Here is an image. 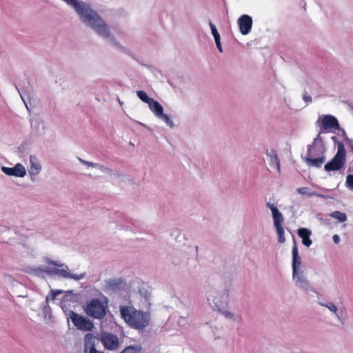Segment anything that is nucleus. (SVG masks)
<instances>
[{"mask_svg":"<svg viewBox=\"0 0 353 353\" xmlns=\"http://www.w3.org/2000/svg\"><path fill=\"white\" fill-rule=\"evenodd\" d=\"M158 117L162 119L170 126H173L172 121H171L168 115L163 114V112H162V114L159 115Z\"/></svg>","mask_w":353,"mask_h":353,"instance_id":"5701e85b","label":"nucleus"},{"mask_svg":"<svg viewBox=\"0 0 353 353\" xmlns=\"http://www.w3.org/2000/svg\"><path fill=\"white\" fill-rule=\"evenodd\" d=\"M225 316H230L231 314L230 312H225Z\"/></svg>","mask_w":353,"mask_h":353,"instance_id":"473e14b6","label":"nucleus"},{"mask_svg":"<svg viewBox=\"0 0 353 353\" xmlns=\"http://www.w3.org/2000/svg\"><path fill=\"white\" fill-rule=\"evenodd\" d=\"M298 235L302 239V243L304 245L309 247L312 245V240L310 236L311 235V231L305 228H301L298 230Z\"/></svg>","mask_w":353,"mask_h":353,"instance_id":"ddd939ff","label":"nucleus"},{"mask_svg":"<svg viewBox=\"0 0 353 353\" xmlns=\"http://www.w3.org/2000/svg\"><path fill=\"white\" fill-rule=\"evenodd\" d=\"M43 272H45L49 275L59 274L65 278H74L77 279H79V277L74 276V275H71L67 270L64 269H59L55 267H48L46 269L43 270Z\"/></svg>","mask_w":353,"mask_h":353,"instance_id":"f8f14e48","label":"nucleus"},{"mask_svg":"<svg viewBox=\"0 0 353 353\" xmlns=\"http://www.w3.org/2000/svg\"><path fill=\"white\" fill-rule=\"evenodd\" d=\"M266 206L272 211L274 225L279 236V242L283 243L285 241L284 236L285 232L282 226V223L284 221L283 216L274 204L268 202Z\"/></svg>","mask_w":353,"mask_h":353,"instance_id":"39448f33","label":"nucleus"},{"mask_svg":"<svg viewBox=\"0 0 353 353\" xmlns=\"http://www.w3.org/2000/svg\"><path fill=\"white\" fill-rule=\"evenodd\" d=\"M109 285H110V286H115V285H117V283H115V281H110L109 282Z\"/></svg>","mask_w":353,"mask_h":353,"instance_id":"2f4dec72","label":"nucleus"},{"mask_svg":"<svg viewBox=\"0 0 353 353\" xmlns=\"http://www.w3.org/2000/svg\"><path fill=\"white\" fill-rule=\"evenodd\" d=\"M238 26L241 33L243 35L249 34L252 27V19L248 14L241 15L238 19Z\"/></svg>","mask_w":353,"mask_h":353,"instance_id":"6e6552de","label":"nucleus"},{"mask_svg":"<svg viewBox=\"0 0 353 353\" xmlns=\"http://www.w3.org/2000/svg\"><path fill=\"white\" fill-rule=\"evenodd\" d=\"M325 160L324 155H319L314 158H304L305 162L309 165L316 168H320Z\"/></svg>","mask_w":353,"mask_h":353,"instance_id":"4468645a","label":"nucleus"},{"mask_svg":"<svg viewBox=\"0 0 353 353\" xmlns=\"http://www.w3.org/2000/svg\"><path fill=\"white\" fill-rule=\"evenodd\" d=\"M210 28L212 30V34L214 38V40L221 39L220 35H219L215 26L211 21H210Z\"/></svg>","mask_w":353,"mask_h":353,"instance_id":"4be33fe9","label":"nucleus"},{"mask_svg":"<svg viewBox=\"0 0 353 353\" xmlns=\"http://www.w3.org/2000/svg\"><path fill=\"white\" fill-rule=\"evenodd\" d=\"M138 97L143 102L148 103L152 98H150L146 92L143 90H139L137 92Z\"/></svg>","mask_w":353,"mask_h":353,"instance_id":"412c9836","label":"nucleus"},{"mask_svg":"<svg viewBox=\"0 0 353 353\" xmlns=\"http://www.w3.org/2000/svg\"><path fill=\"white\" fill-rule=\"evenodd\" d=\"M79 160L83 163V164H85L86 165H88V166H91V167H96L98 165L96 164V163H94L92 162H90V161H85V160H83L81 158H79Z\"/></svg>","mask_w":353,"mask_h":353,"instance_id":"bb28decb","label":"nucleus"},{"mask_svg":"<svg viewBox=\"0 0 353 353\" xmlns=\"http://www.w3.org/2000/svg\"><path fill=\"white\" fill-rule=\"evenodd\" d=\"M267 154L270 157V165L271 166H275L279 172H281L280 161L274 150H271L270 152H267Z\"/></svg>","mask_w":353,"mask_h":353,"instance_id":"dca6fc26","label":"nucleus"},{"mask_svg":"<svg viewBox=\"0 0 353 353\" xmlns=\"http://www.w3.org/2000/svg\"><path fill=\"white\" fill-rule=\"evenodd\" d=\"M63 1L75 9L83 23L94 29L101 36L105 38L110 37V32L107 24L88 4L78 0Z\"/></svg>","mask_w":353,"mask_h":353,"instance_id":"f257e3e1","label":"nucleus"},{"mask_svg":"<svg viewBox=\"0 0 353 353\" xmlns=\"http://www.w3.org/2000/svg\"><path fill=\"white\" fill-rule=\"evenodd\" d=\"M120 312L122 319L132 328L143 330L149 324V315L134 307L122 305L120 307Z\"/></svg>","mask_w":353,"mask_h":353,"instance_id":"f03ea898","label":"nucleus"},{"mask_svg":"<svg viewBox=\"0 0 353 353\" xmlns=\"http://www.w3.org/2000/svg\"><path fill=\"white\" fill-rule=\"evenodd\" d=\"M346 185L350 189L353 190V174H348L347 176Z\"/></svg>","mask_w":353,"mask_h":353,"instance_id":"b1692460","label":"nucleus"},{"mask_svg":"<svg viewBox=\"0 0 353 353\" xmlns=\"http://www.w3.org/2000/svg\"><path fill=\"white\" fill-rule=\"evenodd\" d=\"M319 155H323L321 151H319L314 145H308L307 154L304 158H314Z\"/></svg>","mask_w":353,"mask_h":353,"instance_id":"f3484780","label":"nucleus"},{"mask_svg":"<svg viewBox=\"0 0 353 353\" xmlns=\"http://www.w3.org/2000/svg\"><path fill=\"white\" fill-rule=\"evenodd\" d=\"M330 216L337 219L339 222H345L347 220L346 214L341 211H334Z\"/></svg>","mask_w":353,"mask_h":353,"instance_id":"6ab92c4d","label":"nucleus"},{"mask_svg":"<svg viewBox=\"0 0 353 353\" xmlns=\"http://www.w3.org/2000/svg\"><path fill=\"white\" fill-rule=\"evenodd\" d=\"M150 109L155 114L157 117L162 114L163 112V106L156 100H152L148 103Z\"/></svg>","mask_w":353,"mask_h":353,"instance_id":"2eb2a0df","label":"nucleus"},{"mask_svg":"<svg viewBox=\"0 0 353 353\" xmlns=\"http://www.w3.org/2000/svg\"><path fill=\"white\" fill-rule=\"evenodd\" d=\"M332 238L335 243H338L340 241L339 236L337 234H334Z\"/></svg>","mask_w":353,"mask_h":353,"instance_id":"c85d7f7f","label":"nucleus"},{"mask_svg":"<svg viewBox=\"0 0 353 353\" xmlns=\"http://www.w3.org/2000/svg\"><path fill=\"white\" fill-rule=\"evenodd\" d=\"M2 171L8 176L17 177H23L26 174V170L21 163H17L12 168L3 166L2 167Z\"/></svg>","mask_w":353,"mask_h":353,"instance_id":"9d476101","label":"nucleus"},{"mask_svg":"<svg viewBox=\"0 0 353 353\" xmlns=\"http://www.w3.org/2000/svg\"><path fill=\"white\" fill-rule=\"evenodd\" d=\"M89 335H90V334H86L85 338L87 339Z\"/></svg>","mask_w":353,"mask_h":353,"instance_id":"c9c22d12","label":"nucleus"},{"mask_svg":"<svg viewBox=\"0 0 353 353\" xmlns=\"http://www.w3.org/2000/svg\"><path fill=\"white\" fill-rule=\"evenodd\" d=\"M101 341L105 348L114 350L118 348L119 342L118 337L111 333H105L102 335Z\"/></svg>","mask_w":353,"mask_h":353,"instance_id":"1a4fd4ad","label":"nucleus"},{"mask_svg":"<svg viewBox=\"0 0 353 353\" xmlns=\"http://www.w3.org/2000/svg\"><path fill=\"white\" fill-rule=\"evenodd\" d=\"M325 306L334 313H336L337 311L336 306L332 303H328L327 304L325 305Z\"/></svg>","mask_w":353,"mask_h":353,"instance_id":"a878e982","label":"nucleus"},{"mask_svg":"<svg viewBox=\"0 0 353 353\" xmlns=\"http://www.w3.org/2000/svg\"><path fill=\"white\" fill-rule=\"evenodd\" d=\"M307 190H308L307 188H304L303 187V188H299L297 190V192L299 194H308L310 196L314 194V193H308Z\"/></svg>","mask_w":353,"mask_h":353,"instance_id":"393cba45","label":"nucleus"},{"mask_svg":"<svg viewBox=\"0 0 353 353\" xmlns=\"http://www.w3.org/2000/svg\"><path fill=\"white\" fill-rule=\"evenodd\" d=\"M85 353H103L102 352L97 351L94 344L89 342L85 343Z\"/></svg>","mask_w":353,"mask_h":353,"instance_id":"aec40b11","label":"nucleus"},{"mask_svg":"<svg viewBox=\"0 0 353 353\" xmlns=\"http://www.w3.org/2000/svg\"><path fill=\"white\" fill-rule=\"evenodd\" d=\"M322 132H323V130H321V132H320L319 133V135H318L319 137L321 135V133Z\"/></svg>","mask_w":353,"mask_h":353,"instance_id":"f704fd0d","label":"nucleus"},{"mask_svg":"<svg viewBox=\"0 0 353 353\" xmlns=\"http://www.w3.org/2000/svg\"><path fill=\"white\" fill-rule=\"evenodd\" d=\"M346 163V150L343 143L337 142V152L331 161L327 162L324 169L327 172L336 171L343 168Z\"/></svg>","mask_w":353,"mask_h":353,"instance_id":"7ed1b4c3","label":"nucleus"},{"mask_svg":"<svg viewBox=\"0 0 353 353\" xmlns=\"http://www.w3.org/2000/svg\"><path fill=\"white\" fill-rule=\"evenodd\" d=\"M216 47L220 52H222V47L221 44V39H215Z\"/></svg>","mask_w":353,"mask_h":353,"instance_id":"cd10ccee","label":"nucleus"},{"mask_svg":"<svg viewBox=\"0 0 353 353\" xmlns=\"http://www.w3.org/2000/svg\"><path fill=\"white\" fill-rule=\"evenodd\" d=\"M56 295H57V294H55L54 292H53V296H52V299H54L55 298Z\"/></svg>","mask_w":353,"mask_h":353,"instance_id":"72a5a7b5","label":"nucleus"},{"mask_svg":"<svg viewBox=\"0 0 353 353\" xmlns=\"http://www.w3.org/2000/svg\"><path fill=\"white\" fill-rule=\"evenodd\" d=\"M50 263H52V264L54 265H55V266H57V267H61V266H62V265H61V264H59V263H57V262L51 261V262H50Z\"/></svg>","mask_w":353,"mask_h":353,"instance_id":"7c9ffc66","label":"nucleus"},{"mask_svg":"<svg viewBox=\"0 0 353 353\" xmlns=\"http://www.w3.org/2000/svg\"><path fill=\"white\" fill-rule=\"evenodd\" d=\"M321 123L322 129L325 131L332 129L339 130L340 127L336 118L330 114L322 116L321 118Z\"/></svg>","mask_w":353,"mask_h":353,"instance_id":"0eeeda50","label":"nucleus"},{"mask_svg":"<svg viewBox=\"0 0 353 353\" xmlns=\"http://www.w3.org/2000/svg\"><path fill=\"white\" fill-rule=\"evenodd\" d=\"M292 276L295 277L297 276V273H299L298 269L301 265V259L299 255L298 248L294 243V245L292 248Z\"/></svg>","mask_w":353,"mask_h":353,"instance_id":"9b49d317","label":"nucleus"},{"mask_svg":"<svg viewBox=\"0 0 353 353\" xmlns=\"http://www.w3.org/2000/svg\"><path fill=\"white\" fill-rule=\"evenodd\" d=\"M85 313L94 319H101L107 314V305L99 299H92L85 307Z\"/></svg>","mask_w":353,"mask_h":353,"instance_id":"20e7f679","label":"nucleus"},{"mask_svg":"<svg viewBox=\"0 0 353 353\" xmlns=\"http://www.w3.org/2000/svg\"><path fill=\"white\" fill-rule=\"evenodd\" d=\"M293 278L296 280V283H299L302 288L307 289L310 287L309 281L303 277L302 273H297V276Z\"/></svg>","mask_w":353,"mask_h":353,"instance_id":"a211bd4d","label":"nucleus"},{"mask_svg":"<svg viewBox=\"0 0 353 353\" xmlns=\"http://www.w3.org/2000/svg\"><path fill=\"white\" fill-rule=\"evenodd\" d=\"M303 99L305 101H312V97L310 96L304 95L303 96Z\"/></svg>","mask_w":353,"mask_h":353,"instance_id":"c756f323","label":"nucleus"},{"mask_svg":"<svg viewBox=\"0 0 353 353\" xmlns=\"http://www.w3.org/2000/svg\"><path fill=\"white\" fill-rule=\"evenodd\" d=\"M70 318L74 326L79 330L91 331L94 327L90 320L72 311L70 314Z\"/></svg>","mask_w":353,"mask_h":353,"instance_id":"423d86ee","label":"nucleus"}]
</instances>
